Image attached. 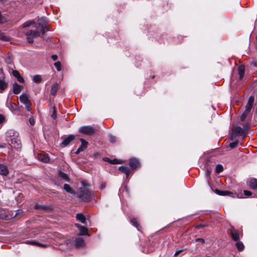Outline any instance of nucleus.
<instances>
[{
    "label": "nucleus",
    "instance_id": "obj_1",
    "mask_svg": "<svg viewBox=\"0 0 257 257\" xmlns=\"http://www.w3.org/2000/svg\"><path fill=\"white\" fill-rule=\"evenodd\" d=\"M48 31L46 26L39 23L35 24L30 29L25 32L26 36L27 41L29 43L32 44L34 42V39L40 36L41 34L44 35Z\"/></svg>",
    "mask_w": 257,
    "mask_h": 257
},
{
    "label": "nucleus",
    "instance_id": "obj_2",
    "mask_svg": "<svg viewBox=\"0 0 257 257\" xmlns=\"http://www.w3.org/2000/svg\"><path fill=\"white\" fill-rule=\"evenodd\" d=\"M6 137L7 141L12 147L16 149L21 148V143L18 132L12 129L9 130L6 133Z\"/></svg>",
    "mask_w": 257,
    "mask_h": 257
},
{
    "label": "nucleus",
    "instance_id": "obj_3",
    "mask_svg": "<svg viewBox=\"0 0 257 257\" xmlns=\"http://www.w3.org/2000/svg\"><path fill=\"white\" fill-rule=\"evenodd\" d=\"M254 100V98L253 96H250L249 97L248 102L245 106V110L240 116V120L241 121H244L246 118L247 119H251V110L252 109Z\"/></svg>",
    "mask_w": 257,
    "mask_h": 257
},
{
    "label": "nucleus",
    "instance_id": "obj_4",
    "mask_svg": "<svg viewBox=\"0 0 257 257\" xmlns=\"http://www.w3.org/2000/svg\"><path fill=\"white\" fill-rule=\"evenodd\" d=\"M92 196L93 194L88 188L85 187L79 188L78 197L81 201H89L91 199Z\"/></svg>",
    "mask_w": 257,
    "mask_h": 257
},
{
    "label": "nucleus",
    "instance_id": "obj_5",
    "mask_svg": "<svg viewBox=\"0 0 257 257\" xmlns=\"http://www.w3.org/2000/svg\"><path fill=\"white\" fill-rule=\"evenodd\" d=\"M78 132L83 135L91 136L96 133L97 129L91 125H84L81 126Z\"/></svg>",
    "mask_w": 257,
    "mask_h": 257
},
{
    "label": "nucleus",
    "instance_id": "obj_6",
    "mask_svg": "<svg viewBox=\"0 0 257 257\" xmlns=\"http://www.w3.org/2000/svg\"><path fill=\"white\" fill-rule=\"evenodd\" d=\"M229 231L232 240L234 241H238L239 239L240 232L238 230L235 229L233 226L230 225Z\"/></svg>",
    "mask_w": 257,
    "mask_h": 257
},
{
    "label": "nucleus",
    "instance_id": "obj_7",
    "mask_svg": "<svg viewBox=\"0 0 257 257\" xmlns=\"http://www.w3.org/2000/svg\"><path fill=\"white\" fill-rule=\"evenodd\" d=\"M129 166L132 171H134L140 167V163L139 160L136 158H131L129 160Z\"/></svg>",
    "mask_w": 257,
    "mask_h": 257
},
{
    "label": "nucleus",
    "instance_id": "obj_8",
    "mask_svg": "<svg viewBox=\"0 0 257 257\" xmlns=\"http://www.w3.org/2000/svg\"><path fill=\"white\" fill-rule=\"evenodd\" d=\"M238 135L240 136L244 135V132L243 131L242 128L240 126H236L234 129L233 134L231 136V139L233 140Z\"/></svg>",
    "mask_w": 257,
    "mask_h": 257
},
{
    "label": "nucleus",
    "instance_id": "obj_9",
    "mask_svg": "<svg viewBox=\"0 0 257 257\" xmlns=\"http://www.w3.org/2000/svg\"><path fill=\"white\" fill-rule=\"evenodd\" d=\"M75 138V136L74 135H69L67 138H66L63 141L61 144V146L62 147H65L68 146L71 142L73 141Z\"/></svg>",
    "mask_w": 257,
    "mask_h": 257
},
{
    "label": "nucleus",
    "instance_id": "obj_10",
    "mask_svg": "<svg viewBox=\"0 0 257 257\" xmlns=\"http://www.w3.org/2000/svg\"><path fill=\"white\" fill-rule=\"evenodd\" d=\"M80 141L81 142V145L78 148L76 152V153L77 154L85 150L88 145V142L83 139H80Z\"/></svg>",
    "mask_w": 257,
    "mask_h": 257
},
{
    "label": "nucleus",
    "instance_id": "obj_11",
    "mask_svg": "<svg viewBox=\"0 0 257 257\" xmlns=\"http://www.w3.org/2000/svg\"><path fill=\"white\" fill-rule=\"evenodd\" d=\"M75 226L79 229V235H89L88 230L87 228L84 226H81L80 224H76Z\"/></svg>",
    "mask_w": 257,
    "mask_h": 257
},
{
    "label": "nucleus",
    "instance_id": "obj_12",
    "mask_svg": "<svg viewBox=\"0 0 257 257\" xmlns=\"http://www.w3.org/2000/svg\"><path fill=\"white\" fill-rule=\"evenodd\" d=\"M9 171L7 166L0 163V175L7 176L9 175Z\"/></svg>",
    "mask_w": 257,
    "mask_h": 257
},
{
    "label": "nucleus",
    "instance_id": "obj_13",
    "mask_svg": "<svg viewBox=\"0 0 257 257\" xmlns=\"http://www.w3.org/2000/svg\"><path fill=\"white\" fill-rule=\"evenodd\" d=\"M118 170L122 173H124L126 175V178H127L128 177L129 175L131 173L132 170L130 169L127 166H120L119 167Z\"/></svg>",
    "mask_w": 257,
    "mask_h": 257
},
{
    "label": "nucleus",
    "instance_id": "obj_14",
    "mask_svg": "<svg viewBox=\"0 0 257 257\" xmlns=\"http://www.w3.org/2000/svg\"><path fill=\"white\" fill-rule=\"evenodd\" d=\"M8 87V82L4 78H0V92L2 93Z\"/></svg>",
    "mask_w": 257,
    "mask_h": 257
},
{
    "label": "nucleus",
    "instance_id": "obj_15",
    "mask_svg": "<svg viewBox=\"0 0 257 257\" xmlns=\"http://www.w3.org/2000/svg\"><path fill=\"white\" fill-rule=\"evenodd\" d=\"M37 158L41 161L47 163L49 161V158L47 156V155L44 153H38L37 154Z\"/></svg>",
    "mask_w": 257,
    "mask_h": 257
},
{
    "label": "nucleus",
    "instance_id": "obj_16",
    "mask_svg": "<svg viewBox=\"0 0 257 257\" xmlns=\"http://www.w3.org/2000/svg\"><path fill=\"white\" fill-rule=\"evenodd\" d=\"M249 187L253 190L257 189V179L251 178L248 182Z\"/></svg>",
    "mask_w": 257,
    "mask_h": 257
},
{
    "label": "nucleus",
    "instance_id": "obj_17",
    "mask_svg": "<svg viewBox=\"0 0 257 257\" xmlns=\"http://www.w3.org/2000/svg\"><path fill=\"white\" fill-rule=\"evenodd\" d=\"M84 240L81 237H78L75 239V246L76 247H80L84 246Z\"/></svg>",
    "mask_w": 257,
    "mask_h": 257
},
{
    "label": "nucleus",
    "instance_id": "obj_18",
    "mask_svg": "<svg viewBox=\"0 0 257 257\" xmlns=\"http://www.w3.org/2000/svg\"><path fill=\"white\" fill-rule=\"evenodd\" d=\"M22 88L23 87L22 86L15 82L13 84V92L15 94H18L21 92Z\"/></svg>",
    "mask_w": 257,
    "mask_h": 257
},
{
    "label": "nucleus",
    "instance_id": "obj_19",
    "mask_svg": "<svg viewBox=\"0 0 257 257\" xmlns=\"http://www.w3.org/2000/svg\"><path fill=\"white\" fill-rule=\"evenodd\" d=\"M103 159L104 161L109 162L110 164H119L123 163L122 161L116 159L110 160L108 158H104Z\"/></svg>",
    "mask_w": 257,
    "mask_h": 257
},
{
    "label": "nucleus",
    "instance_id": "obj_20",
    "mask_svg": "<svg viewBox=\"0 0 257 257\" xmlns=\"http://www.w3.org/2000/svg\"><path fill=\"white\" fill-rule=\"evenodd\" d=\"M20 100L24 104L30 102L28 96L25 93H23L20 96Z\"/></svg>",
    "mask_w": 257,
    "mask_h": 257
},
{
    "label": "nucleus",
    "instance_id": "obj_21",
    "mask_svg": "<svg viewBox=\"0 0 257 257\" xmlns=\"http://www.w3.org/2000/svg\"><path fill=\"white\" fill-rule=\"evenodd\" d=\"M59 86L58 83H55L54 84H53L51 86L50 90L51 94L52 95H55L59 88Z\"/></svg>",
    "mask_w": 257,
    "mask_h": 257
},
{
    "label": "nucleus",
    "instance_id": "obj_22",
    "mask_svg": "<svg viewBox=\"0 0 257 257\" xmlns=\"http://www.w3.org/2000/svg\"><path fill=\"white\" fill-rule=\"evenodd\" d=\"M245 69L243 65H240L238 67V72L240 79H241L244 75Z\"/></svg>",
    "mask_w": 257,
    "mask_h": 257
},
{
    "label": "nucleus",
    "instance_id": "obj_23",
    "mask_svg": "<svg viewBox=\"0 0 257 257\" xmlns=\"http://www.w3.org/2000/svg\"><path fill=\"white\" fill-rule=\"evenodd\" d=\"M6 62L10 69L13 70L15 68L13 61L10 57H7Z\"/></svg>",
    "mask_w": 257,
    "mask_h": 257
},
{
    "label": "nucleus",
    "instance_id": "obj_24",
    "mask_svg": "<svg viewBox=\"0 0 257 257\" xmlns=\"http://www.w3.org/2000/svg\"><path fill=\"white\" fill-rule=\"evenodd\" d=\"M64 189L68 193L75 194V191L71 188V187L67 184H65L64 185Z\"/></svg>",
    "mask_w": 257,
    "mask_h": 257
},
{
    "label": "nucleus",
    "instance_id": "obj_25",
    "mask_svg": "<svg viewBox=\"0 0 257 257\" xmlns=\"http://www.w3.org/2000/svg\"><path fill=\"white\" fill-rule=\"evenodd\" d=\"M131 222L133 225L136 227L139 230H140L141 227L137 218H134L132 219L131 220Z\"/></svg>",
    "mask_w": 257,
    "mask_h": 257
},
{
    "label": "nucleus",
    "instance_id": "obj_26",
    "mask_svg": "<svg viewBox=\"0 0 257 257\" xmlns=\"http://www.w3.org/2000/svg\"><path fill=\"white\" fill-rule=\"evenodd\" d=\"M76 218L77 220L80 221L81 222L84 223L86 221V218L84 215L81 213H78L76 214Z\"/></svg>",
    "mask_w": 257,
    "mask_h": 257
},
{
    "label": "nucleus",
    "instance_id": "obj_27",
    "mask_svg": "<svg viewBox=\"0 0 257 257\" xmlns=\"http://www.w3.org/2000/svg\"><path fill=\"white\" fill-rule=\"evenodd\" d=\"M214 192L216 194L221 196H225L230 194V192L228 191H222L219 189H215Z\"/></svg>",
    "mask_w": 257,
    "mask_h": 257
},
{
    "label": "nucleus",
    "instance_id": "obj_28",
    "mask_svg": "<svg viewBox=\"0 0 257 257\" xmlns=\"http://www.w3.org/2000/svg\"><path fill=\"white\" fill-rule=\"evenodd\" d=\"M58 176L59 177L63 179H64L67 181H69V178L68 176L65 173L59 171Z\"/></svg>",
    "mask_w": 257,
    "mask_h": 257
},
{
    "label": "nucleus",
    "instance_id": "obj_29",
    "mask_svg": "<svg viewBox=\"0 0 257 257\" xmlns=\"http://www.w3.org/2000/svg\"><path fill=\"white\" fill-rule=\"evenodd\" d=\"M235 245L239 251H241L244 249V246L242 242H237Z\"/></svg>",
    "mask_w": 257,
    "mask_h": 257
},
{
    "label": "nucleus",
    "instance_id": "obj_30",
    "mask_svg": "<svg viewBox=\"0 0 257 257\" xmlns=\"http://www.w3.org/2000/svg\"><path fill=\"white\" fill-rule=\"evenodd\" d=\"M38 23H36L34 21H28V22H25L23 25V28H27V27H29L30 26H35V24H37Z\"/></svg>",
    "mask_w": 257,
    "mask_h": 257
},
{
    "label": "nucleus",
    "instance_id": "obj_31",
    "mask_svg": "<svg viewBox=\"0 0 257 257\" xmlns=\"http://www.w3.org/2000/svg\"><path fill=\"white\" fill-rule=\"evenodd\" d=\"M33 81L35 83H40L42 81V77L39 75H34L33 77Z\"/></svg>",
    "mask_w": 257,
    "mask_h": 257
},
{
    "label": "nucleus",
    "instance_id": "obj_32",
    "mask_svg": "<svg viewBox=\"0 0 257 257\" xmlns=\"http://www.w3.org/2000/svg\"><path fill=\"white\" fill-rule=\"evenodd\" d=\"M29 243L30 244H32V245H36V246H39V247H46V244H42V243L38 242L35 241H29Z\"/></svg>",
    "mask_w": 257,
    "mask_h": 257
},
{
    "label": "nucleus",
    "instance_id": "obj_33",
    "mask_svg": "<svg viewBox=\"0 0 257 257\" xmlns=\"http://www.w3.org/2000/svg\"><path fill=\"white\" fill-rule=\"evenodd\" d=\"M29 243L30 244H32V245H36V246H39V247H46V244H42V243L38 242L35 241H29Z\"/></svg>",
    "mask_w": 257,
    "mask_h": 257
},
{
    "label": "nucleus",
    "instance_id": "obj_34",
    "mask_svg": "<svg viewBox=\"0 0 257 257\" xmlns=\"http://www.w3.org/2000/svg\"><path fill=\"white\" fill-rule=\"evenodd\" d=\"M36 209H42L45 210H48L50 208V207L47 206H43L40 205H36L35 206Z\"/></svg>",
    "mask_w": 257,
    "mask_h": 257
},
{
    "label": "nucleus",
    "instance_id": "obj_35",
    "mask_svg": "<svg viewBox=\"0 0 257 257\" xmlns=\"http://www.w3.org/2000/svg\"><path fill=\"white\" fill-rule=\"evenodd\" d=\"M8 21L7 18L4 15H3L1 13H0V23L1 24H5Z\"/></svg>",
    "mask_w": 257,
    "mask_h": 257
},
{
    "label": "nucleus",
    "instance_id": "obj_36",
    "mask_svg": "<svg viewBox=\"0 0 257 257\" xmlns=\"http://www.w3.org/2000/svg\"><path fill=\"white\" fill-rule=\"evenodd\" d=\"M0 40L4 41H9L10 40V39L4 34L0 33Z\"/></svg>",
    "mask_w": 257,
    "mask_h": 257
},
{
    "label": "nucleus",
    "instance_id": "obj_37",
    "mask_svg": "<svg viewBox=\"0 0 257 257\" xmlns=\"http://www.w3.org/2000/svg\"><path fill=\"white\" fill-rule=\"evenodd\" d=\"M238 144V141H236L229 144V146L231 149L235 148Z\"/></svg>",
    "mask_w": 257,
    "mask_h": 257
},
{
    "label": "nucleus",
    "instance_id": "obj_38",
    "mask_svg": "<svg viewBox=\"0 0 257 257\" xmlns=\"http://www.w3.org/2000/svg\"><path fill=\"white\" fill-rule=\"evenodd\" d=\"M223 171V167L221 165H217L216 167L215 171L217 173H219Z\"/></svg>",
    "mask_w": 257,
    "mask_h": 257
},
{
    "label": "nucleus",
    "instance_id": "obj_39",
    "mask_svg": "<svg viewBox=\"0 0 257 257\" xmlns=\"http://www.w3.org/2000/svg\"><path fill=\"white\" fill-rule=\"evenodd\" d=\"M54 65L58 71H60L61 69V64L60 61H57L54 63Z\"/></svg>",
    "mask_w": 257,
    "mask_h": 257
},
{
    "label": "nucleus",
    "instance_id": "obj_40",
    "mask_svg": "<svg viewBox=\"0 0 257 257\" xmlns=\"http://www.w3.org/2000/svg\"><path fill=\"white\" fill-rule=\"evenodd\" d=\"M249 126L248 125V124H245L243 125V131L244 132V135L247 133L248 130H249Z\"/></svg>",
    "mask_w": 257,
    "mask_h": 257
},
{
    "label": "nucleus",
    "instance_id": "obj_41",
    "mask_svg": "<svg viewBox=\"0 0 257 257\" xmlns=\"http://www.w3.org/2000/svg\"><path fill=\"white\" fill-rule=\"evenodd\" d=\"M51 116L52 118H53L54 119H55L57 117V115H56V107L55 106H53V113L51 115Z\"/></svg>",
    "mask_w": 257,
    "mask_h": 257
},
{
    "label": "nucleus",
    "instance_id": "obj_42",
    "mask_svg": "<svg viewBox=\"0 0 257 257\" xmlns=\"http://www.w3.org/2000/svg\"><path fill=\"white\" fill-rule=\"evenodd\" d=\"M12 73H13V76L16 78H17L20 75H21L19 72L16 70H13Z\"/></svg>",
    "mask_w": 257,
    "mask_h": 257
},
{
    "label": "nucleus",
    "instance_id": "obj_43",
    "mask_svg": "<svg viewBox=\"0 0 257 257\" xmlns=\"http://www.w3.org/2000/svg\"><path fill=\"white\" fill-rule=\"evenodd\" d=\"M109 141L111 143H115L116 142V137L113 136H109Z\"/></svg>",
    "mask_w": 257,
    "mask_h": 257
},
{
    "label": "nucleus",
    "instance_id": "obj_44",
    "mask_svg": "<svg viewBox=\"0 0 257 257\" xmlns=\"http://www.w3.org/2000/svg\"><path fill=\"white\" fill-rule=\"evenodd\" d=\"M26 106V108L28 111H30L31 110V102H29L28 103L25 104Z\"/></svg>",
    "mask_w": 257,
    "mask_h": 257
},
{
    "label": "nucleus",
    "instance_id": "obj_45",
    "mask_svg": "<svg viewBox=\"0 0 257 257\" xmlns=\"http://www.w3.org/2000/svg\"><path fill=\"white\" fill-rule=\"evenodd\" d=\"M6 217V215L4 210L0 209V218L4 219Z\"/></svg>",
    "mask_w": 257,
    "mask_h": 257
},
{
    "label": "nucleus",
    "instance_id": "obj_46",
    "mask_svg": "<svg viewBox=\"0 0 257 257\" xmlns=\"http://www.w3.org/2000/svg\"><path fill=\"white\" fill-rule=\"evenodd\" d=\"M29 121L31 125H34L35 124V120L33 116H31L29 119Z\"/></svg>",
    "mask_w": 257,
    "mask_h": 257
},
{
    "label": "nucleus",
    "instance_id": "obj_47",
    "mask_svg": "<svg viewBox=\"0 0 257 257\" xmlns=\"http://www.w3.org/2000/svg\"><path fill=\"white\" fill-rule=\"evenodd\" d=\"M208 225L206 224H198V225H197L196 226V228L197 229H200V228H204L205 227H206Z\"/></svg>",
    "mask_w": 257,
    "mask_h": 257
},
{
    "label": "nucleus",
    "instance_id": "obj_48",
    "mask_svg": "<svg viewBox=\"0 0 257 257\" xmlns=\"http://www.w3.org/2000/svg\"><path fill=\"white\" fill-rule=\"evenodd\" d=\"M106 183L104 182H102L100 185V190L104 189L106 187Z\"/></svg>",
    "mask_w": 257,
    "mask_h": 257
},
{
    "label": "nucleus",
    "instance_id": "obj_49",
    "mask_svg": "<svg viewBox=\"0 0 257 257\" xmlns=\"http://www.w3.org/2000/svg\"><path fill=\"white\" fill-rule=\"evenodd\" d=\"M17 80L20 83H24L25 82L24 78L20 75L17 78Z\"/></svg>",
    "mask_w": 257,
    "mask_h": 257
},
{
    "label": "nucleus",
    "instance_id": "obj_50",
    "mask_svg": "<svg viewBox=\"0 0 257 257\" xmlns=\"http://www.w3.org/2000/svg\"><path fill=\"white\" fill-rule=\"evenodd\" d=\"M243 194H244V195H245L246 196H251L252 195L251 192L248 191V190H244L243 191Z\"/></svg>",
    "mask_w": 257,
    "mask_h": 257
},
{
    "label": "nucleus",
    "instance_id": "obj_51",
    "mask_svg": "<svg viewBox=\"0 0 257 257\" xmlns=\"http://www.w3.org/2000/svg\"><path fill=\"white\" fill-rule=\"evenodd\" d=\"M5 118L4 116L0 114V124L2 123L5 121Z\"/></svg>",
    "mask_w": 257,
    "mask_h": 257
},
{
    "label": "nucleus",
    "instance_id": "obj_52",
    "mask_svg": "<svg viewBox=\"0 0 257 257\" xmlns=\"http://www.w3.org/2000/svg\"><path fill=\"white\" fill-rule=\"evenodd\" d=\"M183 251V249H180V250H177L175 254H174V256H177L178 255H179L181 252H182Z\"/></svg>",
    "mask_w": 257,
    "mask_h": 257
},
{
    "label": "nucleus",
    "instance_id": "obj_53",
    "mask_svg": "<svg viewBox=\"0 0 257 257\" xmlns=\"http://www.w3.org/2000/svg\"><path fill=\"white\" fill-rule=\"evenodd\" d=\"M51 58L54 61H56L58 59V56L56 55H53L51 56Z\"/></svg>",
    "mask_w": 257,
    "mask_h": 257
},
{
    "label": "nucleus",
    "instance_id": "obj_54",
    "mask_svg": "<svg viewBox=\"0 0 257 257\" xmlns=\"http://www.w3.org/2000/svg\"><path fill=\"white\" fill-rule=\"evenodd\" d=\"M196 241L201 242L203 243L205 242V240L203 238H197L196 239Z\"/></svg>",
    "mask_w": 257,
    "mask_h": 257
},
{
    "label": "nucleus",
    "instance_id": "obj_55",
    "mask_svg": "<svg viewBox=\"0 0 257 257\" xmlns=\"http://www.w3.org/2000/svg\"><path fill=\"white\" fill-rule=\"evenodd\" d=\"M124 190L127 192V193L128 194H129V190H128V187L127 186L125 187Z\"/></svg>",
    "mask_w": 257,
    "mask_h": 257
},
{
    "label": "nucleus",
    "instance_id": "obj_56",
    "mask_svg": "<svg viewBox=\"0 0 257 257\" xmlns=\"http://www.w3.org/2000/svg\"><path fill=\"white\" fill-rule=\"evenodd\" d=\"M210 173H211V172L209 170H207L206 172V175L208 176L210 175Z\"/></svg>",
    "mask_w": 257,
    "mask_h": 257
},
{
    "label": "nucleus",
    "instance_id": "obj_57",
    "mask_svg": "<svg viewBox=\"0 0 257 257\" xmlns=\"http://www.w3.org/2000/svg\"><path fill=\"white\" fill-rule=\"evenodd\" d=\"M7 1V0H0V2H1L3 3H5Z\"/></svg>",
    "mask_w": 257,
    "mask_h": 257
},
{
    "label": "nucleus",
    "instance_id": "obj_58",
    "mask_svg": "<svg viewBox=\"0 0 257 257\" xmlns=\"http://www.w3.org/2000/svg\"><path fill=\"white\" fill-rule=\"evenodd\" d=\"M0 148H3V146H0Z\"/></svg>",
    "mask_w": 257,
    "mask_h": 257
},
{
    "label": "nucleus",
    "instance_id": "obj_59",
    "mask_svg": "<svg viewBox=\"0 0 257 257\" xmlns=\"http://www.w3.org/2000/svg\"><path fill=\"white\" fill-rule=\"evenodd\" d=\"M207 257H209V256H207Z\"/></svg>",
    "mask_w": 257,
    "mask_h": 257
}]
</instances>
